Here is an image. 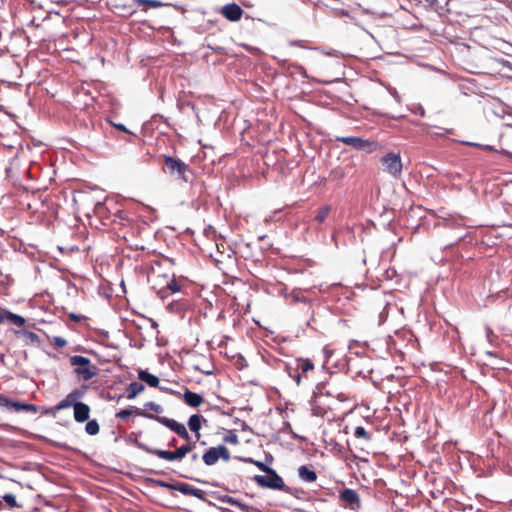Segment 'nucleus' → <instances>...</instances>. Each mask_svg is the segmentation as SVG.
Instances as JSON below:
<instances>
[{
  "instance_id": "nucleus-1",
  "label": "nucleus",
  "mask_w": 512,
  "mask_h": 512,
  "mask_svg": "<svg viewBox=\"0 0 512 512\" xmlns=\"http://www.w3.org/2000/svg\"><path fill=\"white\" fill-rule=\"evenodd\" d=\"M147 279L152 289L161 298L179 292L181 289L175 280V273L169 259L154 261L149 269Z\"/></svg>"
},
{
  "instance_id": "nucleus-2",
  "label": "nucleus",
  "mask_w": 512,
  "mask_h": 512,
  "mask_svg": "<svg viewBox=\"0 0 512 512\" xmlns=\"http://www.w3.org/2000/svg\"><path fill=\"white\" fill-rule=\"evenodd\" d=\"M196 443V439L194 441L186 442V444L176 448L174 451L151 448L143 443H137V446L146 453L155 455L163 460L173 462L181 461L188 453L192 452L196 448Z\"/></svg>"
},
{
  "instance_id": "nucleus-3",
  "label": "nucleus",
  "mask_w": 512,
  "mask_h": 512,
  "mask_svg": "<svg viewBox=\"0 0 512 512\" xmlns=\"http://www.w3.org/2000/svg\"><path fill=\"white\" fill-rule=\"evenodd\" d=\"M70 364L74 367V374L81 381H89L98 374V368L89 358L75 355L70 357Z\"/></svg>"
},
{
  "instance_id": "nucleus-4",
  "label": "nucleus",
  "mask_w": 512,
  "mask_h": 512,
  "mask_svg": "<svg viewBox=\"0 0 512 512\" xmlns=\"http://www.w3.org/2000/svg\"><path fill=\"white\" fill-rule=\"evenodd\" d=\"M163 158L164 166L162 169L164 173H167L173 177H177L186 183L190 182V178L187 174L190 172V168L186 163L180 159L168 155H164Z\"/></svg>"
},
{
  "instance_id": "nucleus-5",
  "label": "nucleus",
  "mask_w": 512,
  "mask_h": 512,
  "mask_svg": "<svg viewBox=\"0 0 512 512\" xmlns=\"http://www.w3.org/2000/svg\"><path fill=\"white\" fill-rule=\"evenodd\" d=\"M314 370V364L310 359H296L294 365H286L288 375L299 386L304 380H308V373Z\"/></svg>"
},
{
  "instance_id": "nucleus-6",
  "label": "nucleus",
  "mask_w": 512,
  "mask_h": 512,
  "mask_svg": "<svg viewBox=\"0 0 512 512\" xmlns=\"http://www.w3.org/2000/svg\"><path fill=\"white\" fill-rule=\"evenodd\" d=\"M253 480L262 488L281 490L286 493H291L290 488L285 485L282 477L279 476L272 468L266 473V475H255Z\"/></svg>"
},
{
  "instance_id": "nucleus-7",
  "label": "nucleus",
  "mask_w": 512,
  "mask_h": 512,
  "mask_svg": "<svg viewBox=\"0 0 512 512\" xmlns=\"http://www.w3.org/2000/svg\"><path fill=\"white\" fill-rule=\"evenodd\" d=\"M381 163L385 172L393 178L398 179L402 174V160L398 153L390 152L381 158Z\"/></svg>"
},
{
  "instance_id": "nucleus-8",
  "label": "nucleus",
  "mask_w": 512,
  "mask_h": 512,
  "mask_svg": "<svg viewBox=\"0 0 512 512\" xmlns=\"http://www.w3.org/2000/svg\"><path fill=\"white\" fill-rule=\"evenodd\" d=\"M231 458L230 451L224 445L210 447L202 456V460L207 466H212L218 462L219 459L229 461Z\"/></svg>"
},
{
  "instance_id": "nucleus-9",
  "label": "nucleus",
  "mask_w": 512,
  "mask_h": 512,
  "mask_svg": "<svg viewBox=\"0 0 512 512\" xmlns=\"http://www.w3.org/2000/svg\"><path fill=\"white\" fill-rule=\"evenodd\" d=\"M0 407H5L9 411L14 412H25L32 414H36L38 412V407L36 405L14 401L3 394H0Z\"/></svg>"
},
{
  "instance_id": "nucleus-10",
  "label": "nucleus",
  "mask_w": 512,
  "mask_h": 512,
  "mask_svg": "<svg viewBox=\"0 0 512 512\" xmlns=\"http://www.w3.org/2000/svg\"><path fill=\"white\" fill-rule=\"evenodd\" d=\"M156 421H158L162 425L166 426L167 428L175 432L179 437L186 440V442L193 441L186 427L183 424L177 422L176 420L158 416L156 417Z\"/></svg>"
},
{
  "instance_id": "nucleus-11",
  "label": "nucleus",
  "mask_w": 512,
  "mask_h": 512,
  "mask_svg": "<svg viewBox=\"0 0 512 512\" xmlns=\"http://www.w3.org/2000/svg\"><path fill=\"white\" fill-rule=\"evenodd\" d=\"M220 14L228 21L236 22L242 18L244 10L236 3H229L220 9Z\"/></svg>"
},
{
  "instance_id": "nucleus-12",
  "label": "nucleus",
  "mask_w": 512,
  "mask_h": 512,
  "mask_svg": "<svg viewBox=\"0 0 512 512\" xmlns=\"http://www.w3.org/2000/svg\"><path fill=\"white\" fill-rule=\"evenodd\" d=\"M340 500L349 506L352 510H356L361 506V500L359 494L350 488H345L340 492Z\"/></svg>"
},
{
  "instance_id": "nucleus-13",
  "label": "nucleus",
  "mask_w": 512,
  "mask_h": 512,
  "mask_svg": "<svg viewBox=\"0 0 512 512\" xmlns=\"http://www.w3.org/2000/svg\"><path fill=\"white\" fill-rule=\"evenodd\" d=\"M173 490H176L182 493L183 495L196 497L200 500H204L206 495V493L203 490L195 488L187 483L174 484Z\"/></svg>"
},
{
  "instance_id": "nucleus-14",
  "label": "nucleus",
  "mask_w": 512,
  "mask_h": 512,
  "mask_svg": "<svg viewBox=\"0 0 512 512\" xmlns=\"http://www.w3.org/2000/svg\"><path fill=\"white\" fill-rule=\"evenodd\" d=\"M15 335L17 338L21 339L23 344L26 346H39L40 337L38 334L29 331V330H16Z\"/></svg>"
},
{
  "instance_id": "nucleus-15",
  "label": "nucleus",
  "mask_w": 512,
  "mask_h": 512,
  "mask_svg": "<svg viewBox=\"0 0 512 512\" xmlns=\"http://www.w3.org/2000/svg\"><path fill=\"white\" fill-rule=\"evenodd\" d=\"M336 140L358 150L366 149L371 145L368 140L355 136L337 137Z\"/></svg>"
},
{
  "instance_id": "nucleus-16",
  "label": "nucleus",
  "mask_w": 512,
  "mask_h": 512,
  "mask_svg": "<svg viewBox=\"0 0 512 512\" xmlns=\"http://www.w3.org/2000/svg\"><path fill=\"white\" fill-rule=\"evenodd\" d=\"M6 320L19 327L24 326L26 323V320L22 316L0 308V324H3Z\"/></svg>"
},
{
  "instance_id": "nucleus-17",
  "label": "nucleus",
  "mask_w": 512,
  "mask_h": 512,
  "mask_svg": "<svg viewBox=\"0 0 512 512\" xmlns=\"http://www.w3.org/2000/svg\"><path fill=\"white\" fill-rule=\"evenodd\" d=\"M202 422L206 423L207 420L198 414L191 415L188 420V427L193 433H195L196 441H199L201 437L200 429L202 427Z\"/></svg>"
},
{
  "instance_id": "nucleus-18",
  "label": "nucleus",
  "mask_w": 512,
  "mask_h": 512,
  "mask_svg": "<svg viewBox=\"0 0 512 512\" xmlns=\"http://www.w3.org/2000/svg\"><path fill=\"white\" fill-rule=\"evenodd\" d=\"M133 414L141 415V416H144V417H147L150 419H154V420H156V417H157L153 414L142 411L139 408L132 407L130 409H123V410L119 411L116 414V418H118L122 421H127L130 418V416H132Z\"/></svg>"
},
{
  "instance_id": "nucleus-19",
  "label": "nucleus",
  "mask_w": 512,
  "mask_h": 512,
  "mask_svg": "<svg viewBox=\"0 0 512 512\" xmlns=\"http://www.w3.org/2000/svg\"><path fill=\"white\" fill-rule=\"evenodd\" d=\"M90 407L83 403L79 402L78 404H75L74 408V419L78 423H83L89 419L90 416Z\"/></svg>"
},
{
  "instance_id": "nucleus-20",
  "label": "nucleus",
  "mask_w": 512,
  "mask_h": 512,
  "mask_svg": "<svg viewBox=\"0 0 512 512\" xmlns=\"http://www.w3.org/2000/svg\"><path fill=\"white\" fill-rule=\"evenodd\" d=\"M183 401L190 407H199L204 402V397L188 389L183 394Z\"/></svg>"
},
{
  "instance_id": "nucleus-21",
  "label": "nucleus",
  "mask_w": 512,
  "mask_h": 512,
  "mask_svg": "<svg viewBox=\"0 0 512 512\" xmlns=\"http://www.w3.org/2000/svg\"><path fill=\"white\" fill-rule=\"evenodd\" d=\"M298 476L302 481L307 483H313L317 480L316 472L307 465H301L298 468Z\"/></svg>"
},
{
  "instance_id": "nucleus-22",
  "label": "nucleus",
  "mask_w": 512,
  "mask_h": 512,
  "mask_svg": "<svg viewBox=\"0 0 512 512\" xmlns=\"http://www.w3.org/2000/svg\"><path fill=\"white\" fill-rule=\"evenodd\" d=\"M145 386L140 382H132L126 388V397L128 399L135 398L138 394L144 391Z\"/></svg>"
},
{
  "instance_id": "nucleus-23",
  "label": "nucleus",
  "mask_w": 512,
  "mask_h": 512,
  "mask_svg": "<svg viewBox=\"0 0 512 512\" xmlns=\"http://www.w3.org/2000/svg\"><path fill=\"white\" fill-rule=\"evenodd\" d=\"M138 377L140 380L146 382L150 387H158L159 379L153 374H150L146 370H140L138 372Z\"/></svg>"
},
{
  "instance_id": "nucleus-24",
  "label": "nucleus",
  "mask_w": 512,
  "mask_h": 512,
  "mask_svg": "<svg viewBox=\"0 0 512 512\" xmlns=\"http://www.w3.org/2000/svg\"><path fill=\"white\" fill-rule=\"evenodd\" d=\"M79 402H76L72 397L71 395L67 394L66 397L64 399H62L56 406H55V410L56 411H60V410H64V409H67L69 407H73L75 408V404H78Z\"/></svg>"
},
{
  "instance_id": "nucleus-25",
  "label": "nucleus",
  "mask_w": 512,
  "mask_h": 512,
  "mask_svg": "<svg viewBox=\"0 0 512 512\" xmlns=\"http://www.w3.org/2000/svg\"><path fill=\"white\" fill-rule=\"evenodd\" d=\"M332 207L330 205H324L321 208H319L315 215V221L318 223H324L327 219L329 213L331 212Z\"/></svg>"
},
{
  "instance_id": "nucleus-26",
  "label": "nucleus",
  "mask_w": 512,
  "mask_h": 512,
  "mask_svg": "<svg viewBox=\"0 0 512 512\" xmlns=\"http://www.w3.org/2000/svg\"><path fill=\"white\" fill-rule=\"evenodd\" d=\"M138 6H144L143 11H147L148 8H159L163 4L158 0H133Z\"/></svg>"
},
{
  "instance_id": "nucleus-27",
  "label": "nucleus",
  "mask_w": 512,
  "mask_h": 512,
  "mask_svg": "<svg viewBox=\"0 0 512 512\" xmlns=\"http://www.w3.org/2000/svg\"><path fill=\"white\" fill-rule=\"evenodd\" d=\"M3 501L9 509L20 508L21 505L17 502L15 495L6 493L2 496Z\"/></svg>"
},
{
  "instance_id": "nucleus-28",
  "label": "nucleus",
  "mask_w": 512,
  "mask_h": 512,
  "mask_svg": "<svg viewBox=\"0 0 512 512\" xmlns=\"http://www.w3.org/2000/svg\"><path fill=\"white\" fill-rule=\"evenodd\" d=\"M85 431L87 434L94 436L97 435L100 431V426L97 422V420L93 419L87 422L85 426Z\"/></svg>"
},
{
  "instance_id": "nucleus-29",
  "label": "nucleus",
  "mask_w": 512,
  "mask_h": 512,
  "mask_svg": "<svg viewBox=\"0 0 512 512\" xmlns=\"http://www.w3.org/2000/svg\"><path fill=\"white\" fill-rule=\"evenodd\" d=\"M87 386H82L81 388H77V389H74L72 390L69 395H71V397L76 401V402H80L79 400L85 395L86 391H87Z\"/></svg>"
},
{
  "instance_id": "nucleus-30",
  "label": "nucleus",
  "mask_w": 512,
  "mask_h": 512,
  "mask_svg": "<svg viewBox=\"0 0 512 512\" xmlns=\"http://www.w3.org/2000/svg\"><path fill=\"white\" fill-rule=\"evenodd\" d=\"M354 435L357 438H362L365 441H370L371 435L362 426H357L354 431Z\"/></svg>"
},
{
  "instance_id": "nucleus-31",
  "label": "nucleus",
  "mask_w": 512,
  "mask_h": 512,
  "mask_svg": "<svg viewBox=\"0 0 512 512\" xmlns=\"http://www.w3.org/2000/svg\"><path fill=\"white\" fill-rule=\"evenodd\" d=\"M223 440L224 442L230 443L232 445H237L239 443L238 436L234 431H229V433L224 436Z\"/></svg>"
},
{
  "instance_id": "nucleus-32",
  "label": "nucleus",
  "mask_w": 512,
  "mask_h": 512,
  "mask_svg": "<svg viewBox=\"0 0 512 512\" xmlns=\"http://www.w3.org/2000/svg\"><path fill=\"white\" fill-rule=\"evenodd\" d=\"M489 61L491 62V65L496 67H510L509 61L503 58H489Z\"/></svg>"
},
{
  "instance_id": "nucleus-33",
  "label": "nucleus",
  "mask_w": 512,
  "mask_h": 512,
  "mask_svg": "<svg viewBox=\"0 0 512 512\" xmlns=\"http://www.w3.org/2000/svg\"><path fill=\"white\" fill-rule=\"evenodd\" d=\"M52 344L56 347V348H63L67 345V341L60 337V336H55L53 337L52 339Z\"/></svg>"
},
{
  "instance_id": "nucleus-34",
  "label": "nucleus",
  "mask_w": 512,
  "mask_h": 512,
  "mask_svg": "<svg viewBox=\"0 0 512 512\" xmlns=\"http://www.w3.org/2000/svg\"><path fill=\"white\" fill-rule=\"evenodd\" d=\"M146 409L154 411L155 413H161L163 411L162 406L155 402H147L145 404Z\"/></svg>"
},
{
  "instance_id": "nucleus-35",
  "label": "nucleus",
  "mask_w": 512,
  "mask_h": 512,
  "mask_svg": "<svg viewBox=\"0 0 512 512\" xmlns=\"http://www.w3.org/2000/svg\"><path fill=\"white\" fill-rule=\"evenodd\" d=\"M247 461L250 463H253L255 466H257L261 471H263L265 473H267L271 469V467L267 466L266 464H264L260 461H254L251 458H249Z\"/></svg>"
},
{
  "instance_id": "nucleus-36",
  "label": "nucleus",
  "mask_w": 512,
  "mask_h": 512,
  "mask_svg": "<svg viewBox=\"0 0 512 512\" xmlns=\"http://www.w3.org/2000/svg\"><path fill=\"white\" fill-rule=\"evenodd\" d=\"M116 8L121 10V15H123V16L132 15L136 12L135 10L130 9V6H127V5H122V6L117 5Z\"/></svg>"
},
{
  "instance_id": "nucleus-37",
  "label": "nucleus",
  "mask_w": 512,
  "mask_h": 512,
  "mask_svg": "<svg viewBox=\"0 0 512 512\" xmlns=\"http://www.w3.org/2000/svg\"><path fill=\"white\" fill-rule=\"evenodd\" d=\"M69 319L75 323H79V322H82L83 320L86 319L85 316L83 315H80V314H76V313H69L68 315Z\"/></svg>"
},
{
  "instance_id": "nucleus-38",
  "label": "nucleus",
  "mask_w": 512,
  "mask_h": 512,
  "mask_svg": "<svg viewBox=\"0 0 512 512\" xmlns=\"http://www.w3.org/2000/svg\"><path fill=\"white\" fill-rule=\"evenodd\" d=\"M155 483L159 487H164V488H169V489H173V486H174L172 484L166 483V482L161 481V480H157Z\"/></svg>"
},
{
  "instance_id": "nucleus-39",
  "label": "nucleus",
  "mask_w": 512,
  "mask_h": 512,
  "mask_svg": "<svg viewBox=\"0 0 512 512\" xmlns=\"http://www.w3.org/2000/svg\"><path fill=\"white\" fill-rule=\"evenodd\" d=\"M114 126L123 132L129 133L128 129L123 124H115Z\"/></svg>"
},
{
  "instance_id": "nucleus-40",
  "label": "nucleus",
  "mask_w": 512,
  "mask_h": 512,
  "mask_svg": "<svg viewBox=\"0 0 512 512\" xmlns=\"http://www.w3.org/2000/svg\"><path fill=\"white\" fill-rule=\"evenodd\" d=\"M176 443H177L176 438H173L172 440H170V441L168 442V446H169V447H175V446H176Z\"/></svg>"
},
{
  "instance_id": "nucleus-41",
  "label": "nucleus",
  "mask_w": 512,
  "mask_h": 512,
  "mask_svg": "<svg viewBox=\"0 0 512 512\" xmlns=\"http://www.w3.org/2000/svg\"><path fill=\"white\" fill-rule=\"evenodd\" d=\"M191 460H192V462H198V460H199V456H198V454L194 453V454L191 456Z\"/></svg>"
},
{
  "instance_id": "nucleus-42",
  "label": "nucleus",
  "mask_w": 512,
  "mask_h": 512,
  "mask_svg": "<svg viewBox=\"0 0 512 512\" xmlns=\"http://www.w3.org/2000/svg\"><path fill=\"white\" fill-rule=\"evenodd\" d=\"M196 369L200 370L201 372L203 373H206V374H210L211 371L210 370H203V369H200L199 367H196Z\"/></svg>"
}]
</instances>
